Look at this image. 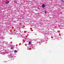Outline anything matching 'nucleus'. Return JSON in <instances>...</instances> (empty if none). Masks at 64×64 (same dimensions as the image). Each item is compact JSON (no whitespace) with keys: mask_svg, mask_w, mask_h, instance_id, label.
<instances>
[{"mask_svg":"<svg viewBox=\"0 0 64 64\" xmlns=\"http://www.w3.org/2000/svg\"><path fill=\"white\" fill-rule=\"evenodd\" d=\"M6 4H9V1H7L6 2Z\"/></svg>","mask_w":64,"mask_h":64,"instance_id":"nucleus-1","label":"nucleus"},{"mask_svg":"<svg viewBox=\"0 0 64 64\" xmlns=\"http://www.w3.org/2000/svg\"><path fill=\"white\" fill-rule=\"evenodd\" d=\"M42 8H44V7H45V6H44V4H43L42 5Z\"/></svg>","mask_w":64,"mask_h":64,"instance_id":"nucleus-2","label":"nucleus"},{"mask_svg":"<svg viewBox=\"0 0 64 64\" xmlns=\"http://www.w3.org/2000/svg\"><path fill=\"white\" fill-rule=\"evenodd\" d=\"M13 49V47H12L11 48V49Z\"/></svg>","mask_w":64,"mask_h":64,"instance_id":"nucleus-4","label":"nucleus"},{"mask_svg":"<svg viewBox=\"0 0 64 64\" xmlns=\"http://www.w3.org/2000/svg\"><path fill=\"white\" fill-rule=\"evenodd\" d=\"M29 43H31V42H29Z\"/></svg>","mask_w":64,"mask_h":64,"instance_id":"nucleus-7","label":"nucleus"},{"mask_svg":"<svg viewBox=\"0 0 64 64\" xmlns=\"http://www.w3.org/2000/svg\"><path fill=\"white\" fill-rule=\"evenodd\" d=\"M28 44L29 45L30 44V43H29H29Z\"/></svg>","mask_w":64,"mask_h":64,"instance_id":"nucleus-6","label":"nucleus"},{"mask_svg":"<svg viewBox=\"0 0 64 64\" xmlns=\"http://www.w3.org/2000/svg\"><path fill=\"white\" fill-rule=\"evenodd\" d=\"M14 52V53H17V51L16 50H15Z\"/></svg>","mask_w":64,"mask_h":64,"instance_id":"nucleus-3","label":"nucleus"},{"mask_svg":"<svg viewBox=\"0 0 64 64\" xmlns=\"http://www.w3.org/2000/svg\"><path fill=\"white\" fill-rule=\"evenodd\" d=\"M44 13H46V12H44Z\"/></svg>","mask_w":64,"mask_h":64,"instance_id":"nucleus-5","label":"nucleus"}]
</instances>
